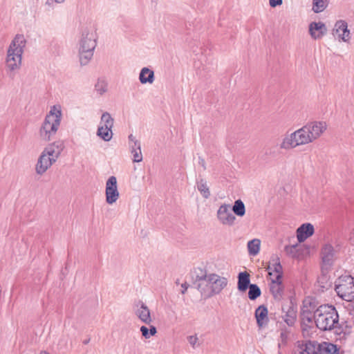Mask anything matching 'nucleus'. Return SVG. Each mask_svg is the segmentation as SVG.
Segmentation results:
<instances>
[{
	"mask_svg": "<svg viewBox=\"0 0 354 354\" xmlns=\"http://www.w3.org/2000/svg\"><path fill=\"white\" fill-rule=\"evenodd\" d=\"M314 317L315 310H311L310 306L304 304L300 312L301 326L304 335H308L309 330L313 328Z\"/></svg>",
	"mask_w": 354,
	"mask_h": 354,
	"instance_id": "8",
	"label": "nucleus"
},
{
	"mask_svg": "<svg viewBox=\"0 0 354 354\" xmlns=\"http://www.w3.org/2000/svg\"><path fill=\"white\" fill-rule=\"evenodd\" d=\"M327 32V28L322 21H313L309 24V34L314 39H319Z\"/></svg>",
	"mask_w": 354,
	"mask_h": 354,
	"instance_id": "17",
	"label": "nucleus"
},
{
	"mask_svg": "<svg viewBox=\"0 0 354 354\" xmlns=\"http://www.w3.org/2000/svg\"><path fill=\"white\" fill-rule=\"evenodd\" d=\"M26 46V39L22 34L16 35L11 41L6 57V68L10 71H15L20 68L22 55Z\"/></svg>",
	"mask_w": 354,
	"mask_h": 354,
	"instance_id": "3",
	"label": "nucleus"
},
{
	"mask_svg": "<svg viewBox=\"0 0 354 354\" xmlns=\"http://www.w3.org/2000/svg\"><path fill=\"white\" fill-rule=\"evenodd\" d=\"M57 3H62L65 0H54Z\"/></svg>",
	"mask_w": 354,
	"mask_h": 354,
	"instance_id": "45",
	"label": "nucleus"
},
{
	"mask_svg": "<svg viewBox=\"0 0 354 354\" xmlns=\"http://www.w3.org/2000/svg\"><path fill=\"white\" fill-rule=\"evenodd\" d=\"M314 322L316 327L321 330H331L337 328L339 315L335 306L321 305L315 310Z\"/></svg>",
	"mask_w": 354,
	"mask_h": 354,
	"instance_id": "2",
	"label": "nucleus"
},
{
	"mask_svg": "<svg viewBox=\"0 0 354 354\" xmlns=\"http://www.w3.org/2000/svg\"><path fill=\"white\" fill-rule=\"evenodd\" d=\"M334 37H337L339 41L348 42L351 39L350 30L348 29L347 22L344 20H339L335 24L332 31Z\"/></svg>",
	"mask_w": 354,
	"mask_h": 354,
	"instance_id": "12",
	"label": "nucleus"
},
{
	"mask_svg": "<svg viewBox=\"0 0 354 354\" xmlns=\"http://www.w3.org/2000/svg\"><path fill=\"white\" fill-rule=\"evenodd\" d=\"M189 343L192 346V347H195L198 342V337L196 335H190L187 337Z\"/></svg>",
	"mask_w": 354,
	"mask_h": 354,
	"instance_id": "39",
	"label": "nucleus"
},
{
	"mask_svg": "<svg viewBox=\"0 0 354 354\" xmlns=\"http://www.w3.org/2000/svg\"><path fill=\"white\" fill-rule=\"evenodd\" d=\"M314 234V227L311 223H304L297 230V238L299 243L304 242Z\"/></svg>",
	"mask_w": 354,
	"mask_h": 354,
	"instance_id": "19",
	"label": "nucleus"
},
{
	"mask_svg": "<svg viewBox=\"0 0 354 354\" xmlns=\"http://www.w3.org/2000/svg\"><path fill=\"white\" fill-rule=\"evenodd\" d=\"M135 315L144 324L149 325L152 322L151 311L147 306L140 301L134 309Z\"/></svg>",
	"mask_w": 354,
	"mask_h": 354,
	"instance_id": "14",
	"label": "nucleus"
},
{
	"mask_svg": "<svg viewBox=\"0 0 354 354\" xmlns=\"http://www.w3.org/2000/svg\"><path fill=\"white\" fill-rule=\"evenodd\" d=\"M328 6L327 0H313L312 10L315 13L323 12Z\"/></svg>",
	"mask_w": 354,
	"mask_h": 354,
	"instance_id": "33",
	"label": "nucleus"
},
{
	"mask_svg": "<svg viewBox=\"0 0 354 354\" xmlns=\"http://www.w3.org/2000/svg\"><path fill=\"white\" fill-rule=\"evenodd\" d=\"M288 331L287 330L286 328L285 329H281V333H280V337L281 338V341L283 342H286L288 337Z\"/></svg>",
	"mask_w": 354,
	"mask_h": 354,
	"instance_id": "38",
	"label": "nucleus"
},
{
	"mask_svg": "<svg viewBox=\"0 0 354 354\" xmlns=\"http://www.w3.org/2000/svg\"><path fill=\"white\" fill-rule=\"evenodd\" d=\"M319 348L320 350L319 354H339L337 346L331 343L322 342Z\"/></svg>",
	"mask_w": 354,
	"mask_h": 354,
	"instance_id": "27",
	"label": "nucleus"
},
{
	"mask_svg": "<svg viewBox=\"0 0 354 354\" xmlns=\"http://www.w3.org/2000/svg\"><path fill=\"white\" fill-rule=\"evenodd\" d=\"M64 148V146L63 142L58 140L49 144L43 151L48 156H51L53 158V160H57Z\"/></svg>",
	"mask_w": 354,
	"mask_h": 354,
	"instance_id": "18",
	"label": "nucleus"
},
{
	"mask_svg": "<svg viewBox=\"0 0 354 354\" xmlns=\"http://www.w3.org/2000/svg\"><path fill=\"white\" fill-rule=\"evenodd\" d=\"M140 332L142 333V335L145 338V339H149L150 338V334H149V328L145 326H142L140 328Z\"/></svg>",
	"mask_w": 354,
	"mask_h": 354,
	"instance_id": "37",
	"label": "nucleus"
},
{
	"mask_svg": "<svg viewBox=\"0 0 354 354\" xmlns=\"http://www.w3.org/2000/svg\"><path fill=\"white\" fill-rule=\"evenodd\" d=\"M248 289H249L248 297L250 300H255L261 294V289L257 284L252 283Z\"/></svg>",
	"mask_w": 354,
	"mask_h": 354,
	"instance_id": "35",
	"label": "nucleus"
},
{
	"mask_svg": "<svg viewBox=\"0 0 354 354\" xmlns=\"http://www.w3.org/2000/svg\"><path fill=\"white\" fill-rule=\"evenodd\" d=\"M268 308L264 305L259 306L255 310V317L257 325L259 328H262L267 325L268 322Z\"/></svg>",
	"mask_w": 354,
	"mask_h": 354,
	"instance_id": "22",
	"label": "nucleus"
},
{
	"mask_svg": "<svg viewBox=\"0 0 354 354\" xmlns=\"http://www.w3.org/2000/svg\"><path fill=\"white\" fill-rule=\"evenodd\" d=\"M301 245L295 244L292 245H286L285 247V252L288 255L294 259H297L301 254Z\"/></svg>",
	"mask_w": 354,
	"mask_h": 354,
	"instance_id": "28",
	"label": "nucleus"
},
{
	"mask_svg": "<svg viewBox=\"0 0 354 354\" xmlns=\"http://www.w3.org/2000/svg\"><path fill=\"white\" fill-rule=\"evenodd\" d=\"M313 142L309 136L305 126L296 130L295 131L287 134L283 138L279 147L281 149H290L296 148L298 146L308 145Z\"/></svg>",
	"mask_w": 354,
	"mask_h": 354,
	"instance_id": "6",
	"label": "nucleus"
},
{
	"mask_svg": "<svg viewBox=\"0 0 354 354\" xmlns=\"http://www.w3.org/2000/svg\"><path fill=\"white\" fill-rule=\"evenodd\" d=\"M261 241L259 239H254L248 243V253L251 256H256L260 250Z\"/></svg>",
	"mask_w": 354,
	"mask_h": 354,
	"instance_id": "30",
	"label": "nucleus"
},
{
	"mask_svg": "<svg viewBox=\"0 0 354 354\" xmlns=\"http://www.w3.org/2000/svg\"><path fill=\"white\" fill-rule=\"evenodd\" d=\"M130 151L133 156L134 162H140L142 160L140 142H135L133 145H129Z\"/></svg>",
	"mask_w": 354,
	"mask_h": 354,
	"instance_id": "26",
	"label": "nucleus"
},
{
	"mask_svg": "<svg viewBox=\"0 0 354 354\" xmlns=\"http://www.w3.org/2000/svg\"><path fill=\"white\" fill-rule=\"evenodd\" d=\"M337 250L330 243L324 244L321 250V258L323 267L330 268L337 258Z\"/></svg>",
	"mask_w": 354,
	"mask_h": 354,
	"instance_id": "9",
	"label": "nucleus"
},
{
	"mask_svg": "<svg viewBox=\"0 0 354 354\" xmlns=\"http://www.w3.org/2000/svg\"><path fill=\"white\" fill-rule=\"evenodd\" d=\"M97 135L106 142L110 141L113 137L112 129H109V127H98Z\"/></svg>",
	"mask_w": 354,
	"mask_h": 354,
	"instance_id": "29",
	"label": "nucleus"
},
{
	"mask_svg": "<svg viewBox=\"0 0 354 354\" xmlns=\"http://www.w3.org/2000/svg\"><path fill=\"white\" fill-rule=\"evenodd\" d=\"M283 312L285 313L283 315V319L288 326H292L297 320V308L290 305L288 306L287 309L284 307L282 308Z\"/></svg>",
	"mask_w": 354,
	"mask_h": 354,
	"instance_id": "23",
	"label": "nucleus"
},
{
	"mask_svg": "<svg viewBox=\"0 0 354 354\" xmlns=\"http://www.w3.org/2000/svg\"><path fill=\"white\" fill-rule=\"evenodd\" d=\"M114 124V120L111 117L109 113L104 112L101 116V120L99 127H109L113 129Z\"/></svg>",
	"mask_w": 354,
	"mask_h": 354,
	"instance_id": "31",
	"label": "nucleus"
},
{
	"mask_svg": "<svg viewBox=\"0 0 354 354\" xmlns=\"http://www.w3.org/2000/svg\"><path fill=\"white\" fill-rule=\"evenodd\" d=\"M237 288L240 292H245L250 285V275L247 272H241L238 274Z\"/></svg>",
	"mask_w": 354,
	"mask_h": 354,
	"instance_id": "24",
	"label": "nucleus"
},
{
	"mask_svg": "<svg viewBox=\"0 0 354 354\" xmlns=\"http://www.w3.org/2000/svg\"><path fill=\"white\" fill-rule=\"evenodd\" d=\"M335 290L343 300H354V277L348 274L341 275L335 281Z\"/></svg>",
	"mask_w": 354,
	"mask_h": 354,
	"instance_id": "7",
	"label": "nucleus"
},
{
	"mask_svg": "<svg viewBox=\"0 0 354 354\" xmlns=\"http://www.w3.org/2000/svg\"><path fill=\"white\" fill-rule=\"evenodd\" d=\"M272 263L270 262L268 266V274L271 279L274 280L282 279L283 268L279 261V258L277 256L272 257Z\"/></svg>",
	"mask_w": 354,
	"mask_h": 354,
	"instance_id": "16",
	"label": "nucleus"
},
{
	"mask_svg": "<svg viewBox=\"0 0 354 354\" xmlns=\"http://www.w3.org/2000/svg\"><path fill=\"white\" fill-rule=\"evenodd\" d=\"M128 139H129V145H133L135 142H140L138 140H137L136 138V137L133 135V134H130L129 136H128Z\"/></svg>",
	"mask_w": 354,
	"mask_h": 354,
	"instance_id": "41",
	"label": "nucleus"
},
{
	"mask_svg": "<svg viewBox=\"0 0 354 354\" xmlns=\"http://www.w3.org/2000/svg\"><path fill=\"white\" fill-rule=\"evenodd\" d=\"M270 280V291L275 300L280 301L283 297L284 290L282 280H274V279Z\"/></svg>",
	"mask_w": 354,
	"mask_h": 354,
	"instance_id": "21",
	"label": "nucleus"
},
{
	"mask_svg": "<svg viewBox=\"0 0 354 354\" xmlns=\"http://www.w3.org/2000/svg\"><path fill=\"white\" fill-rule=\"evenodd\" d=\"M188 287H189V285L186 282L181 284V288H182L181 293L183 295H184L186 292Z\"/></svg>",
	"mask_w": 354,
	"mask_h": 354,
	"instance_id": "43",
	"label": "nucleus"
},
{
	"mask_svg": "<svg viewBox=\"0 0 354 354\" xmlns=\"http://www.w3.org/2000/svg\"><path fill=\"white\" fill-rule=\"evenodd\" d=\"M106 201L108 204L115 203L119 198L120 194L118 190L117 179L114 176H110L106 183Z\"/></svg>",
	"mask_w": 354,
	"mask_h": 354,
	"instance_id": "10",
	"label": "nucleus"
},
{
	"mask_svg": "<svg viewBox=\"0 0 354 354\" xmlns=\"http://www.w3.org/2000/svg\"><path fill=\"white\" fill-rule=\"evenodd\" d=\"M40 354H50V353L47 351H41Z\"/></svg>",
	"mask_w": 354,
	"mask_h": 354,
	"instance_id": "46",
	"label": "nucleus"
},
{
	"mask_svg": "<svg viewBox=\"0 0 354 354\" xmlns=\"http://www.w3.org/2000/svg\"><path fill=\"white\" fill-rule=\"evenodd\" d=\"M304 126L313 142L318 139L327 128L326 122L322 121H313Z\"/></svg>",
	"mask_w": 354,
	"mask_h": 354,
	"instance_id": "11",
	"label": "nucleus"
},
{
	"mask_svg": "<svg viewBox=\"0 0 354 354\" xmlns=\"http://www.w3.org/2000/svg\"><path fill=\"white\" fill-rule=\"evenodd\" d=\"M198 164L203 168V169H206L205 162L203 158H198Z\"/></svg>",
	"mask_w": 354,
	"mask_h": 354,
	"instance_id": "44",
	"label": "nucleus"
},
{
	"mask_svg": "<svg viewBox=\"0 0 354 354\" xmlns=\"http://www.w3.org/2000/svg\"><path fill=\"white\" fill-rule=\"evenodd\" d=\"M319 346L320 344L317 342L308 341L299 346L298 353L296 354H319L320 352Z\"/></svg>",
	"mask_w": 354,
	"mask_h": 354,
	"instance_id": "20",
	"label": "nucleus"
},
{
	"mask_svg": "<svg viewBox=\"0 0 354 354\" xmlns=\"http://www.w3.org/2000/svg\"><path fill=\"white\" fill-rule=\"evenodd\" d=\"M217 218L221 223L226 225H232L235 216L232 213L230 205L223 204L221 205L217 211Z\"/></svg>",
	"mask_w": 354,
	"mask_h": 354,
	"instance_id": "13",
	"label": "nucleus"
},
{
	"mask_svg": "<svg viewBox=\"0 0 354 354\" xmlns=\"http://www.w3.org/2000/svg\"><path fill=\"white\" fill-rule=\"evenodd\" d=\"M95 90L99 95H102L107 91V84L104 80H98L95 84Z\"/></svg>",
	"mask_w": 354,
	"mask_h": 354,
	"instance_id": "36",
	"label": "nucleus"
},
{
	"mask_svg": "<svg viewBox=\"0 0 354 354\" xmlns=\"http://www.w3.org/2000/svg\"><path fill=\"white\" fill-rule=\"evenodd\" d=\"M197 189L205 198L210 196V192L205 180L201 179L197 182Z\"/></svg>",
	"mask_w": 354,
	"mask_h": 354,
	"instance_id": "32",
	"label": "nucleus"
},
{
	"mask_svg": "<svg viewBox=\"0 0 354 354\" xmlns=\"http://www.w3.org/2000/svg\"><path fill=\"white\" fill-rule=\"evenodd\" d=\"M269 3L272 8H275L277 6H281L283 3V0H269Z\"/></svg>",
	"mask_w": 354,
	"mask_h": 354,
	"instance_id": "40",
	"label": "nucleus"
},
{
	"mask_svg": "<svg viewBox=\"0 0 354 354\" xmlns=\"http://www.w3.org/2000/svg\"><path fill=\"white\" fill-rule=\"evenodd\" d=\"M226 277L215 273H205L197 276L194 285L204 298H209L219 294L227 285Z\"/></svg>",
	"mask_w": 354,
	"mask_h": 354,
	"instance_id": "1",
	"label": "nucleus"
},
{
	"mask_svg": "<svg viewBox=\"0 0 354 354\" xmlns=\"http://www.w3.org/2000/svg\"><path fill=\"white\" fill-rule=\"evenodd\" d=\"M62 120V111L60 106L51 107L49 113L46 115L39 129V137L42 140L49 141L55 136Z\"/></svg>",
	"mask_w": 354,
	"mask_h": 354,
	"instance_id": "4",
	"label": "nucleus"
},
{
	"mask_svg": "<svg viewBox=\"0 0 354 354\" xmlns=\"http://www.w3.org/2000/svg\"><path fill=\"white\" fill-rule=\"evenodd\" d=\"M96 44L94 33L87 31L82 32L79 47L80 62L82 66H86L92 59Z\"/></svg>",
	"mask_w": 354,
	"mask_h": 354,
	"instance_id": "5",
	"label": "nucleus"
},
{
	"mask_svg": "<svg viewBox=\"0 0 354 354\" xmlns=\"http://www.w3.org/2000/svg\"><path fill=\"white\" fill-rule=\"evenodd\" d=\"M149 330L150 337L153 336L157 333V329L154 326L151 325L149 328Z\"/></svg>",
	"mask_w": 354,
	"mask_h": 354,
	"instance_id": "42",
	"label": "nucleus"
},
{
	"mask_svg": "<svg viewBox=\"0 0 354 354\" xmlns=\"http://www.w3.org/2000/svg\"><path fill=\"white\" fill-rule=\"evenodd\" d=\"M55 162L56 160H53V158L43 151L36 165L35 170L37 174L42 175Z\"/></svg>",
	"mask_w": 354,
	"mask_h": 354,
	"instance_id": "15",
	"label": "nucleus"
},
{
	"mask_svg": "<svg viewBox=\"0 0 354 354\" xmlns=\"http://www.w3.org/2000/svg\"><path fill=\"white\" fill-rule=\"evenodd\" d=\"M232 211L238 216H243L245 214V207L243 202L239 199L234 202L232 207Z\"/></svg>",
	"mask_w": 354,
	"mask_h": 354,
	"instance_id": "34",
	"label": "nucleus"
},
{
	"mask_svg": "<svg viewBox=\"0 0 354 354\" xmlns=\"http://www.w3.org/2000/svg\"><path fill=\"white\" fill-rule=\"evenodd\" d=\"M139 80L142 84H153L155 80L154 71L148 67L142 68L139 74Z\"/></svg>",
	"mask_w": 354,
	"mask_h": 354,
	"instance_id": "25",
	"label": "nucleus"
}]
</instances>
